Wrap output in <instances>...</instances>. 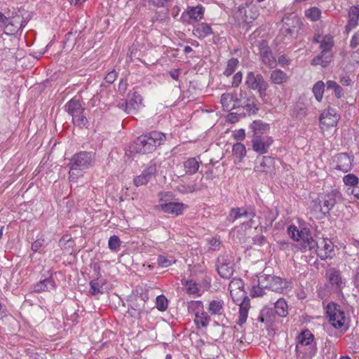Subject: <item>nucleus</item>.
I'll return each mask as SVG.
<instances>
[{
    "mask_svg": "<svg viewBox=\"0 0 359 359\" xmlns=\"http://www.w3.org/2000/svg\"><path fill=\"white\" fill-rule=\"evenodd\" d=\"M350 45L353 48H356L359 45V30L352 36Z\"/></svg>",
    "mask_w": 359,
    "mask_h": 359,
    "instance_id": "obj_60",
    "label": "nucleus"
},
{
    "mask_svg": "<svg viewBox=\"0 0 359 359\" xmlns=\"http://www.w3.org/2000/svg\"><path fill=\"white\" fill-rule=\"evenodd\" d=\"M178 190L183 194L193 193L197 190V187L195 184H181L178 187Z\"/></svg>",
    "mask_w": 359,
    "mask_h": 359,
    "instance_id": "obj_53",
    "label": "nucleus"
},
{
    "mask_svg": "<svg viewBox=\"0 0 359 359\" xmlns=\"http://www.w3.org/2000/svg\"><path fill=\"white\" fill-rule=\"evenodd\" d=\"M128 102L126 113L135 114L142 106V97L138 93L133 92Z\"/></svg>",
    "mask_w": 359,
    "mask_h": 359,
    "instance_id": "obj_25",
    "label": "nucleus"
},
{
    "mask_svg": "<svg viewBox=\"0 0 359 359\" xmlns=\"http://www.w3.org/2000/svg\"><path fill=\"white\" fill-rule=\"evenodd\" d=\"M156 166L154 163L150 164L142 172V173L134 178V184L136 187L147 184L149 181L155 177L156 173Z\"/></svg>",
    "mask_w": 359,
    "mask_h": 359,
    "instance_id": "obj_19",
    "label": "nucleus"
},
{
    "mask_svg": "<svg viewBox=\"0 0 359 359\" xmlns=\"http://www.w3.org/2000/svg\"><path fill=\"white\" fill-rule=\"evenodd\" d=\"M109 248L112 252H118L120 250L121 241L117 236H112L109 238L108 242Z\"/></svg>",
    "mask_w": 359,
    "mask_h": 359,
    "instance_id": "obj_47",
    "label": "nucleus"
},
{
    "mask_svg": "<svg viewBox=\"0 0 359 359\" xmlns=\"http://www.w3.org/2000/svg\"><path fill=\"white\" fill-rule=\"evenodd\" d=\"M19 30V28L14 27V25L10 22H8L7 25L5 27V32L6 34H14Z\"/></svg>",
    "mask_w": 359,
    "mask_h": 359,
    "instance_id": "obj_58",
    "label": "nucleus"
},
{
    "mask_svg": "<svg viewBox=\"0 0 359 359\" xmlns=\"http://www.w3.org/2000/svg\"><path fill=\"white\" fill-rule=\"evenodd\" d=\"M239 61L236 58H231L228 60L226 67L224 71V74L226 76H231L238 67Z\"/></svg>",
    "mask_w": 359,
    "mask_h": 359,
    "instance_id": "obj_44",
    "label": "nucleus"
},
{
    "mask_svg": "<svg viewBox=\"0 0 359 359\" xmlns=\"http://www.w3.org/2000/svg\"><path fill=\"white\" fill-rule=\"evenodd\" d=\"M325 83L322 81L316 82L312 88L313 93L318 102H320L323 97Z\"/></svg>",
    "mask_w": 359,
    "mask_h": 359,
    "instance_id": "obj_40",
    "label": "nucleus"
},
{
    "mask_svg": "<svg viewBox=\"0 0 359 359\" xmlns=\"http://www.w3.org/2000/svg\"><path fill=\"white\" fill-rule=\"evenodd\" d=\"M204 8L201 5L190 6L187 8V15L195 21H198L203 18Z\"/></svg>",
    "mask_w": 359,
    "mask_h": 359,
    "instance_id": "obj_36",
    "label": "nucleus"
},
{
    "mask_svg": "<svg viewBox=\"0 0 359 359\" xmlns=\"http://www.w3.org/2000/svg\"><path fill=\"white\" fill-rule=\"evenodd\" d=\"M268 290V287L266 286L265 288L260 287L258 286H254L252 289V295L253 297H262L264 294H266L265 290Z\"/></svg>",
    "mask_w": 359,
    "mask_h": 359,
    "instance_id": "obj_55",
    "label": "nucleus"
},
{
    "mask_svg": "<svg viewBox=\"0 0 359 359\" xmlns=\"http://www.w3.org/2000/svg\"><path fill=\"white\" fill-rule=\"evenodd\" d=\"M233 137L236 140H243L245 137V133L243 129L235 130L233 133Z\"/></svg>",
    "mask_w": 359,
    "mask_h": 359,
    "instance_id": "obj_57",
    "label": "nucleus"
},
{
    "mask_svg": "<svg viewBox=\"0 0 359 359\" xmlns=\"http://www.w3.org/2000/svg\"><path fill=\"white\" fill-rule=\"evenodd\" d=\"M158 264L163 267H168L175 262V259L173 257H165L164 255H159L157 259Z\"/></svg>",
    "mask_w": 359,
    "mask_h": 359,
    "instance_id": "obj_46",
    "label": "nucleus"
},
{
    "mask_svg": "<svg viewBox=\"0 0 359 359\" xmlns=\"http://www.w3.org/2000/svg\"><path fill=\"white\" fill-rule=\"evenodd\" d=\"M138 299L139 298H136L134 302H132L130 309H128V312L131 314V316L135 317L138 316L142 313L144 309V302L142 301V299H140V301L142 302V305L135 302H137Z\"/></svg>",
    "mask_w": 359,
    "mask_h": 359,
    "instance_id": "obj_42",
    "label": "nucleus"
},
{
    "mask_svg": "<svg viewBox=\"0 0 359 359\" xmlns=\"http://www.w3.org/2000/svg\"><path fill=\"white\" fill-rule=\"evenodd\" d=\"M55 287L54 280L50 277L40 280L34 285V291L36 292H42L50 291Z\"/></svg>",
    "mask_w": 359,
    "mask_h": 359,
    "instance_id": "obj_27",
    "label": "nucleus"
},
{
    "mask_svg": "<svg viewBox=\"0 0 359 359\" xmlns=\"http://www.w3.org/2000/svg\"><path fill=\"white\" fill-rule=\"evenodd\" d=\"M165 140V135L158 131H152L141 135L130 147L131 152L145 154L151 153Z\"/></svg>",
    "mask_w": 359,
    "mask_h": 359,
    "instance_id": "obj_2",
    "label": "nucleus"
},
{
    "mask_svg": "<svg viewBox=\"0 0 359 359\" xmlns=\"http://www.w3.org/2000/svg\"><path fill=\"white\" fill-rule=\"evenodd\" d=\"M299 241H302L304 243V248L309 249L310 247V241L314 240L311 236L310 230L308 228H303L299 230Z\"/></svg>",
    "mask_w": 359,
    "mask_h": 359,
    "instance_id": "obj_39",
    "label": "nucleus"
},
{
    "mask_svg": "<svg viewBox=\"0 0 359 359\" xmlns=\"http://www.w3.org/2000/svg\"><path fill=\"white\" fill-rule=\"evenodd\" d=\"M117 76L116 72L115 71H111L107 74V75L104 78V81L106 83L109 84L114 83Z\"/></svg>",
    "mask_w": 359,
    "mask_h": 359,
    "instance_id": "obj_59",
    "label": "nucleus"
},
{
    "mask_svg": "<svg viewBox=\"0 0 359 359\" xmlns=\"http://www.w3.org/2000/svg\"><path fill=\"white\" fill-rule=\"evenodd\" d=\"M339 85L334 81H327L326 83V86L327 89H333L334 90Z\"/></svg>",
    "mask_w": 359,
    "mask_h": 359,
    "instance_id": "obj_64",
    "label": "nucleus"
},
{
    "mask_svg": "<svg viewBox=\"0 0 359 359\" xmlns=\"http://www.w3.org/2000/svg\"><path fill=\"white\" fill-rule=\"evenodd\" d=\"M270 80L274 84L282 85L287 81L288 76L283 71L275 69L271 73Z\"/></svg>",
    "mask_w": 359,
    "mask_h": 359,
    "instance_id": "obj_32",
    "label": "nucleus"
},
{
    "mask_svg": "<svg viewBox=\"0 0 359 359\" xmlns=\"http://www.w3.org/2000/svg\"><path fill=\"white\" fill-rule=\"evenodd\" d=\"M258 49L262 62L270 68L275 67L276 66V60L273 56L267 42L264 40L259 41Z\"/></svg>",
    "mask_w": 359,
    "mask_h": 359,
    "instance_id": "obj_18",
    "label": "nucleus"
},
{
    "mask_svg": "<svg viewBox=\"0 0 359 359\" xmlns=\"http://www.w3.org/2000/svg\"><path fill=\"white\" fill-rule=\"evenodd\" d=\"M275 313L281 318H285L288 314V305L283 298H279L274 304Z\"/></svg>",
    "mask_w": 359,
    "mask_h": 359,
    "instance_id": "obj_33",
    "label": "nucleus"
},
{
    "mask_svg": "<svg viewBox=\"0 0 359 359\" xmlns=\"http://www.w3.org/2000/svg\"><path fill=\"white\" fill-rule=\"evenodd\" d=\"M210 321V317L205 311H198L195 313L194 323L198 327H207Z\"/></svg>",
    "mask_w": 359,
    "mask_h": 359,
    "instance_id": "obj_37",
    "label": "nucleus"
},
{
    "mask_svg": "<svg viewBox=\"0 0 359 359\" xmlns=\"http://www.w3.org/2000/svg\"><path fill=\"white\" fill-rule=\"evenodd\" d=\"M207 310L211 315L221 316L224 313V302L220 299L211 300Z\"/></svg>",
    "mask_w": 359,
    "mask_h": 359,
    "instance_id": "obj_30",
    "label": "nucleus"
},
{
    "mask_svg": "<svg viewBox=\"0 0 359 359\" xmlns=\"http://www.w3.org/2000/svg\"><path fill=\"white\" fill-rule=\"evenodd\" d=\"M340 82L341 83L342 85L348 86L351 85V80L348 76H345L341 78Z\"/></svg>",
    "mask_w": 359,
    "mask_h": 359,
    "instance_id": "obj_63",
    "label": "nucleus"
},
{
    "mask_svg": "<svg viewBox=\"0 0 359 359\" xmlns=\"http://www.w3.org/2000/svg\"><path fill=\"white\" fill-rule=\"evenodd\" d=\"M288 234L294 241H299V229L294 226H290L287 229Z\"/></svg>",
    "mask_w": 359,
    "mask_h": 359,
    "instance_id": "obj_54",
    "label": "nucleus"
},
{
    "mask_svg": "<svg viewBox=\"0 0 359 359\" xmlns=\"http://www.w3.org/2000/svg\"><path fill=\"white\" fill-rule=\"evenodd\" d=\"M325 276L332 287L335 290H341L345 286V281L342 278L341 272L339 270L330 268L326 271Z\"/></svg>",
    "mask_w": 359,
    "mask_h": 359,
    "instance_id": "obj_23",
    "label": "nucleus"
},
{
    "mask_svg": "<svg viewBox=\"0 0 359 359\" xmlns=\"http://www.w3.org/2000/svg\"><path fill=\"white\" fill-rule=\"evenodd\" d=\"M269 282V286H267L269 290L275 291L277 292H283L287 285V283L285 280L277 276L271 277Z\"/></svg>",
    "mask_w": 359,
    "mask_h": 359,
    "instance_id": "obj_29",
    "label": "nucleus"
},
{
    "mask_svg": "<svg viewBox=\"0 0 359 359\" xmlns=\"http://www.w3.org/2000/svg\"><path fill=\"white\" fill-rule=\"evenodd\" d=\"M274 160L270 156L258 157L256 159L254 171L258 175L271 174L273 171Z\"/></svg>",
    "mask_w": 359,
    "mask_h": 359,
    "instance_id": "obj_16",
    "label": "nucleus"
},
{
    "mask_svg": "<svg viewBox=\"0 0 359 359\" xmlns=\"http://www.w3.org/2000/svg\"><path fill=\"white\" fill-rule=\"evenodd\" d=\"M338 121L339 116L334 109L329 108L320 114V123L323 128L335 126Z\"/></svg>",
    "mask_w": 359,
    "mask_h": 359,
    "instance_id": "obj_21",
    "label": "nucleus"
},
{
    "mask_svg": "<svg viewBox=\"0 0 359 359\" xmlns=\"http://www.w3.org/2000/svg\"><path fill=\"white\" fill-rule=\"evenodd\" d=\"M256 215L255 210L251 206L232 208L228 215L226 219L233 222L237 219L243 220L248 227H256V222L254 218Z\"/></svg>",
    "mask_w": 359,
    "mask_h": 359,
    "instance_id": "obj_4",
    "label": "nucleus"
},
{
    "mask_svg": "<svg viewBox=\"0 0 359 359\" xmlns=\"http://www.w3.org/2000/svg\"><path fill=\"white\" fill-rule=\"evenodd\" d=\"M8 22L11 23L14 27H18L20 29H21L27 23L24 18L18 13H15V15L9 17Z\"/></svg>",
    "mask_w": 359,
    "mask_h": 359,
    "instance_id": "obj_43",
    "label": "nucleus"
},
{
    "mask_svg": "<svg viewBox=\"0 0 359 359\" xmlns=\"http://www.w3.org/2000/svg\"><path fill=\"white\" fill-rule=\"evenodd\" d=\"M253 132L252 136H268L265 135L266 132L269 130V126L267 123H263L262 121H254L250 126Z\"/></svg>",
    "mask_w": 359,
    "mask_h": 359,
    "instance_id": "obj_28",
    "label": "nucleus"
},
{
    "mask_svg": "<svg viewBox=\"0 0 359 359\" xmlns=\"http://www.w3.org/2000/svg\"><path fill=\"white\" fill-rule=\"evenodd\" d=\"M172 0H147L148 5L154 8H163Z\"/></svg>",
    "mask_w": 359,
    "mask_h": 359,
    "instance_id": "obj_51",
    "label": "nucleus"
},
{
    "mask_svg": "<svg viewBox=\"0 0 359 359\" xmlns=\"http://www.w3.org/2000/svg\"><path fill=\"white\" fill-rule=\"evenodd\" d=\"M341 199V194L337 189L332 190L330 192L324 194L319 201L320 211L324 215L329 213L334 205L340 202Z\"/></svg>",
    "mask_w": 359,
    "mask_h": 359,
    "instance_id": "obj_13",
    "label": "nucleus"
},
{
    "mask_svg": "<svg viewBox=\"0 0 359 359\" xmlns=\"http://www.w3.org/2000/svg\"><path fill=\"white\" fill-rule=\"evenodd\" d=\"M353 161V156H350L346 153H340L334 156V161L336 163L335 168L344 172L352 168Z\"/></svg>",
    "mask_w": 359,
    "mask_h": 359,
    "instance_id": "obj_22",
    "label": "nucleus"
},
{
    "mask_svg": "<svg viewBox=\"0 0 359 359\" xmlns=\"http://www.w3.org/2000/svg\"><path fill=\"white\" fill-rule=\"evenodd\" d=\"M221 104L224 110L230 111L238 109L236 102V93H226L221 96Z\"/></svg>",
    "mask_w": 359,
    "mask_h": 359,
    "instance_id": "obj_24",
    "label": "nucleus"
},
{
    "mask_svg": "<svg viewBox=\"0 0 359 359\" xmlns=\"http://www.w3.org/2000/svg\"><path fill=\"white\" fill-rule=\"evenodd\" d=\"M182 283L184 286L187 292L189 294H196L198 293L199 289L198 287V285L192 280L182 279Z\"/></svg>",
    "mask_w": 359,
    "mask_h": 359,
    "instance_id": "obj_41",
    "label": "nucleus"
},
{
    "mask_svg": "<svg viewBox=\"0 0 359 359\" xmlns=\"http://www.w3.org/2000/svg\"><path fill=\"white\" fill-rule=\"evenodd\" d=\"M94 161L95 155L93 152L80 151L74 154L68 164L69 180L76 181L77 178L81 175V170L92 166Z\"/></svg>",
    "mask_w": 359,
    "mask_h": 359,
    "instance_id": "obj_3",
    "label": "nucleus"
},
{
    "mask_svg": "<svg viewBox=\"0 0 359 359\" xmlns=\"http://www.w3.org/2000/svg\"><path fill=\"white\" fill-rule=\"evenodd\" d=\"M65 110L72 116V122L74 125L83 128L88 123L86 117L83 114L84 109L80 102L72 98L65 106Z\"/></svg>",
    "mask_w": 359,
    "mask_h": 359,
    "instance_id": "obj_8",
    "label": "nucleus"
},
{
    "mask_svg": "<svg viewBox=\"0 0 359 359\" xmlns=\"http://www.w3.org/2000/svg\"><path fill=\"white\" fill-rule=\"evenodd\" d=\"M306 16L311 19L312 21H317L320 19L321 15V11L316 7H313L306 10L305 12Z\"/></svg>",
    "mask_w": 359,
    "mask_h": 359,
    "instance_id": "obj_45",
    "label": "nucleus"
},
{
    "mask_svg": "<svg viewBox=\"0 0 359 359\" xmlns=\"http://www.w3.org/2000/svg\"><path fill=\"white\" fill-rule=\"evenodd\" d=\"M283 27L280 29L281 34L288 39L297 37L302 25L300 18L295 13L286 15L283 18Z\"/></svg>",
    "mask_w": 359,
    "mask_h": 359,
    "instance_id": "obj_6",
    "label": "nucleus"
},
{
    "mask_svg": "<svg viewBox=\"0 0 359 359\" xmlns=\"http://www.w3.org/2000/svg\"><path fill=\"white\" fill-rule=\"evenodd\" d=\"M344 183L347 186L357 187L358 184V178L354 174H348L343 177Z\"/></svg>",
    "mask_w": 359,
    "mask_h": 359,
    "instance_id": "obj_48",
    "label": "nucleus"
},
{
    "mask_svg": "<svg viewBox=\"0 0 359 359\" xmlns=\"http://www.w3.org/2000/svg\"><path fill=\"white\" fill-rule=\"evenodd\" d=\"M349 20L346 26L347 32L355 28L358 25L359 21V5L354 6L351 8L348 13Z\"/></svg>",
    "mask_w": 359,
    "mask_h": 359,
    "instance_id": "obj_26",
    "label": "nucleus"
},
{
    "mask_svg": "<svg viewBox=\"0 0 359 359\" xmlns=\"http://www.w3.org/2000/svg\"><path fill=\"white\" fill-rule=\"evenodd\" d=\"M273 140L270 136H252V147L254 151L259 154H266Z\"/></svg>",
    "mask_w": 359,
    "mask_h": 359,
    "instance_id": "obj_17",
    "label": "nucleus"
},
{
    "mask_svg": "<svg viewBox=\"0 0 359 359\" xmlns=\"http://www.w3.org/2000/svg\"><path fill=\"white\" fill-rule=\"evenodd\" d=\"M236 102L238 109L245 111L244 114H255L258 111L257 100L252 92L241 90L236 93Z\"/></svg>",
    "mask_w": 359,
    "mask_h": 359,
    "instance_id": "obj_7",
    "label": "nucleus"
},
{
    "mask_svg": "<svg viewBox=\"0 0 359 359\" xmlns=\"http://www.w3.org/2000/svg\"><path fill=\"white\" fill-rule=\"evenodd\" d=\"M90 292L93 294H97L99 293H102L101 289L102 285L100 284L97 280H93L90 282Z\"/></svg>",
    "mask_w": 359,
    "mask_h": 359,
    "instance_id": "obj_52",
    "label": "nucleus"
},
{
    "mask_svg": "<svg viewBox=\"0 0 359 359\" xmlns=\"http://www.w3.org/2000/svg\"><path fill=\"white\" fill-rule=\"evenodd\" d=\"M212 32L211 27L207 23H200L194 29V34L198 38H205Z\"/></svg>",
    "mask_w": 359,
    "mask_h": 359,
    "instance_id": "obj_34",
    "label": "nucleus"
},
{
    "mask_svg": "<svg viewBox=\"0 0 359 359\" xmlns=\"http://www.w3.org/2000/svg\"><path fill=\"white\" fill-rule=\"evenodd\" d=\"M320 43L321 53L312 60L311 65H320L322 67H325L332 60L331 50L334 46L333 37L330 35H326L323 37V39Z\"/></svg>",
    "mask_w": 359,
    "mask_h": 359,
    "instance_id": "obj_5",
    "label": "nucleus"
},
{
    "mask_svg": "<svg viewBox=\"0 0 359 359\" xmlns=\"http://www.w3.org/2000/svg\"><path fill=\"white\" fill-rule=\"evenodd\" d=\"M229 289L233 301L240 306L237 324L241 326L246 322L250 308V299L244 290V283L241 278H233L229 283Z\"/></svg>",
    "mask_w": 359,
    "mask_h": 359,
    "instance_id": "obj_1",
    "label": "nucleus"
},
{
    "mask_svg": "<svg viewBox=\"0 0 359 359\" xmlns=\"http://www.w3.org/2000/svg\"><path fill=\"white\" fill-rule=\"evenodd\" d=\"M242 79H243V75L241 72H238L236 74H235V75L233 76V79H232V82H231L232 86L238 87L241 84Z\"/></svg>",
    "mask_w": 359,
    "mask_h": 359,
    "instance_id": "obj_56",
    "label": "nucleus"
},
{
    "mask_svg": "<svg viewBox=\"0 0 359 359\" xmlns=\"http://www.w3.org/2000/svg\"><path fill=\"white\" fill-rule=\"evenodd\" d=\"M171 195L169 193L161 194L158 205V208L168 214L176 215L182 214L184 208V205L181 203L168 202V198Z\"/></svg>",
    "mask_w": 359,
    "mask_h": 359,
    "instance_id": "obj_14",
    "label": "nucleus"
},
{
    "mask_svg": "<svg viewBox=\"0 0 359 359\" xmlns=\"http://www.w3.org/2000/svg\"><path fill=\"white\" fill-rule=\"evenodd\" d=\"M156 306L158 310L164 311L168 308V299L164 295H159L156 297Z\"/></svg>",
    "mask_w": 359,
    "mask_h": 359,
    "instance_id": "obj_49",
    "label": "nucleus"
},
{
    "mask_svg": "<svg viewBox=\"0 0 359 359\" xmlns=\"http://www.w3.org/2000/svg\"><path fill=\"white\" fill-rule=\"evenodd\" d=\"M200 162L196 158H189L184 162V168L187 174L194 175L199 168Z\"/></svg>",
    "mask_w": 359,
    "mask_h": 359,
    "instance_id": "obj_35",
    "label": "nucleus"
},
{
    "mask_svg": "<svg viewBox=\"0 0 359 359\" xmlns=\"http://www.w3.org/2000/svg\"><path fill=\"white\" fill-rule=\"evenodd\" d=\"M216 268L221 278H230L234 271V263L232 257L228 255H220L217 258Z\"/></svg>",
    "mask_w": 359,
    "mask_h": 359,
    "instance_id": "obj_11",
    "label": "nucleus"
},
{
    "mask_svg": "<svg viewBox=\"0 0 359 359\" xmlns=\"http://www.w3.org/2000/svg\"><path fill=\"white\" fill-rule=\"evenodd\" d=\"M9 21V17L0 12V27H6Z\"/></svg>",
    "mask_w": 359,
    "mask_h": 359,
    "instance_id": "obj_61",
    "label": "nucleus"
},
{
    "mask_svg": "<svg viewBox=\"0 0 359 359\" xmlns=\"http://www.w3.org/2000/svg\"><path fill=\"white\" fill-rule=\"evenodd\" d=\"M45 245L46 241L43 238L41 237L32 243V250L34 252H41L43 250Z\"/></svg>",
    "mask_w": 359,
    "mask_h": 359,
    "instance_id": "obj_50",
    "label": "nucleus"
},
{
    "mask_svg": "<svg viewBox=\"0 0 359 359\" xmlns=\"http://www.w3.org/2000/svg\"><path fill=\"white\" fill-rule=\"evenodd\" d=\"M297 340L298 342L296 345V350L297 352H302L304 346H305L310 353L313 350L314 336L309 330L302 332L299 334Z\"/></svg>",
    "mask_w": 359,
    "mask_h": 359,
    "instance_id": "obj_20",
    "label": "nucleus"
},
{
    "mask_svg": "<svg viewBox=\"0 0 359 359\" xmlns=\"http://www.w3.org/2000/svg\"><path fill=\"white\" fill-rule=\"evenodd\" d=\"M232 152L236 161H238L240 163L243 160L244 157L246 156L247 151L243 144L238 142L233 144L232 147Z\"/></svg>",
    "mask_w": 359,
    "mask_h": 359,
    "instance_id": "obj_38",
    "label": "nucleus"
},
{
    "mask_svg": "<svg viewBox=\"0 0 359 359\" xmlns=\"http://www.w3.org/2000/svg\"><path fill=\"white\" fill-rule=\"evenodd\" d=\"M245 84L251 90H257L262 100L265 99L269 83L264 80L262 74H255L253 72H249L246 75Z\"/></svg>",
    "mask_w": 359,
    "mask_h": 359,
    "instance_id": "obj_9",
    "label": "nucleus"
},
{
    "mask_svg": "<svg viewBox=\"0 0 359 359\" xmlns=\"http://www.w3.org/2000/svg\"><path fill=\"white\" fill-rule=\"evenodd\" d=\"M237 15L244 22L250 24L259 16V10L254 4H246L238 7Z\"/></svg>",
    "mask_w": 359,
    "mask_h": 359,
    "instance_id": "obj_15",
    "label": "nucleus"
},
{
    "mask_svg": "<svg viewBox=\"0 0 359 359\" xmlns=\"http://www.w3.org/2000/svg\"><path fill=\"white\" fill-rule=\"evenodd\" d=\"M309 250L315 249L317 255L323 260L332 257L334 245L328 238H323L318 241H310Z\"/></svg>",
    "mask_w": 359,
    "mask_h": 359,
    "instance_id": "obj_10",
    "label": "nucleus"
},
{
    "mask_svg": "<svg viewBox=\"0 0 359 359\" xmlns=\"http://www.w3.org/2000/svg\"><path fill=\"white\" fill-rule=\"evenodd\" d=\"M334 90L337 97L340 98L344 96V90L339 85Z\"/></svg>",
    "mask_w": 359,
    "mask_h": 359,
    "instance_id": "obj_62",
    "label": "nucleus"
},
{
    "mask_svg": "<svg viewBox=\"0 0 359 359\" xmlns=\"http://www.w3.org/2000/svg\"><path fill=\"white\" fill-rule=\"evenodd\" d=\"M326 313L331 325L337 329L341 328L345 323V314L340 306L334 303H330L326 308Z\"/></svg>",
    "mask_w": 359,
    "mask_h": 359,
    "instance_id": "obj_12",
    "label": "nucleus"
},
{
    "mask_svg": "<svg viewBox=\"0 0 359 359\" xmlns=\"http://www.w3.org/2000/svg\"><path fill=\"white\" fill-rule=\"evenodd\" d=\"M258 320L262 323L271 324L276 320L275 311L273 309L264 307L260 312Z\"/></svg>",
    "mask_w": 359,
    "mask_h": 359,
    "instance_id": "obj_31",
    "label": "nucleus"
}]
</instances>
